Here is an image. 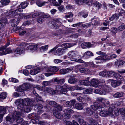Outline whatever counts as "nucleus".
<instances>
[{
    "mask_svg": "<svg viewBox=\"0 0 125 125\" xmlns=\"http://www.w3.org/2000/svg\"><path fill=\"white\" fill-rule=\"evenodd\" d=\"M106 99L104 98L101 97H98L96 99V101L97 102H101L102 105H100L99 103L98 102L94 103V105H92L91 106V108L94 110L96 111L98 110L100 111L102 110V107H106V106L105 104V102Z\"/></svg>",
    "mask_w": 125,
    "mask_h": 125,
    "instance_id": "obj_1",
    "label": "nucleus"
},
{
    "mask_svg": "<svg viewBox=\"0 0 125 125\" xmlns=\"http://www.w3.org/2000/svg\"><path fill=\"white\" fill-rule=\"evenodd\" d=\"M98 87L100 89H95L94 91V92L96 94L101 95H104L109 93L108 87L102 84L98 85Z\"/></svg>",
    "mask_w": 125,
    "mask_h": 125,
    "instance_id": "obj_2",
    "label": "nucleus"
},
{
    "mask_svg": "<svg viewBox=\"0 0 125 125\" xmlns=\"http://www.w3.org/2000/svg\"><path fill=\"white\" fill-rule=\"evenodd\" d=\"M23 105L24 107V112H28L31 111L32 106L30 105L31 100L29 98H26L23 99Z\"/></svg>",
    "mask_w": 125,
    "mask_h": 125,
    "instance_id": "obj_3",
    "label": "nucleus"
},
{
    "mask_svg": "<svg viewBox=\"0 0 125 125\" xmlns=\"http://www.w3.org/2000/svg\"><path fill=\"white\" fill-rule=\"evenodd\" d=\"M21 7H20V5L17 7V9L15 10H11L9 11V12H7L6 13L7 15H10L12 17H15L16 16H18L19 15V16H22V15L21 14H18V12H21L22 11V10Z\"/></svg>",
    "mask_w": 125,
    "mask_h": 125,
    "instance_id": "obj_4",
    "label": "nucleus"
},
{
    "mask_svg": "<svg viewBox=\"0 0 125 125\" xmlns=\"http://www.w3.org/2000/svg\"><path fill=\"white\" fill-rule=\"evenodd\" d=\"M26 44L24 42H22L20 44V46L17 47L13 51V52L16 54H18L23 53L25 51V47L26 46Z\"/></svg>",
    "mask_w": 125,
    "mask_h": 125,
    "instance_id": "obj_5",
    "label": "nucleus"
},
{
    "mask_svg": "<svg viewBox=\"0 0 125 125\" xmlns=\"http://www.w3.org/2000/svg\"><path fill=\"white\" fill-rule=\"evenodd\" d=\"M23 99H19L16 100V103L18 106L17 107V110L19 112H23L24 111V107L23 105Z\"/></svg>",
    "mask_w": 125,
    "mask_h": 125,
    "instance_id": "obj_6",
    "label": "nucleus"
},
{
    "mask_svg": "<svg viewBox=\"0 0 125 125\" xmlns=\"http://www.w3.org/2000/svg\"><path fill=\"white\" fill-rule=\"evenodd\" d=\"M28 117L31 119V121L34 124H37L39 123V116L35 113H32L28 115Z\"/></svg>",
    "mask_w": 125,
    "mask_h": 125,
    "instance_id": "obj_7",
    "label": "nucleus"
},
{
    "mask_svg": "<svg viewBox=\"0 0 125 125\" xmlns=\"http://www.w3.org/2000/svg\"><path fill=\"white\" fill-rule=\"evenodd\" d=\"M22 112L18 111V112H14L13 114V117L15 118V120L18 124L21 123L23 120V118L20 116L21 113Z\"/></svg>",
    "mask_w": 125,
    "mask_h": 125,
    "instance_id": "obj_8",
    "label": "nucleus"
},
{
    "mask_svg": "<svg viewBox=\"0 0 125 125\" xmlns=\"http://www.w3.org/2000/svg\"><path fill=\"white\" fill-rule=\"evenodd\" d=\"M73 112V111L70 108L65 109L64 111V113L62 115L63 118L67 119L70 118L71 115V114Z\"/></svg>",
    "mask_w": 125,
    "mask_h": 125,
    "instance_id": "obj_9",
    "label": "nucleus"
},
{
    "mask_svg": "<svg viewBox=\"0 0 125 125\" xmlns=\"http://www.w3.org/2000/svg\"><path fill=\"white\" fill-rule=\"evenodd\" d=\"M78 54V52L76 51H71L69 52L67 54L68 58H70L72 61H73L74 59H75Z\"/></svg>",
    "mask_w": 125,
    "mask_h": 125,
    "instance_id": "obj_10",
    "label": "nucleus"
},
{
    "mask_svg": "<svg viewBox=\"0 0 125 125\" xmlns=\"http://www.w3.org/2000/svg\"><path fill=\"white\" fill-rule=\"evenodd\" d=\"M56 90L57 92H60V94H65L68 91V90H66V89H64L60 85L56 86Z\"/></svg>",
    "mask_w": 125,
    "mask_h": 125,
    "instance_id": "obj_11",
    "label": "nucleus"
},
{
    "mask_svg": "<svg viewBox=\"0 0 125 125\" xmlns=\"http://www.w3.org/2000/svg\"><path fill=\"white\" fill-rule=\"evenodd\" d=\"M109 108L108 111H102L100 112L99 114L102 116H106L108 115H111L112 114V110Z\"/></svg>",
    "mask_w": 125,
    "mask_h": 125,
    "instance_id": "obj_12",
    "label": "nucleus"
},
{
    "mask_svg": "<svg viewBox=\"0 0 125 125\" xmlns=\"http://www.w3.org/2000/svg\"><path fill=\"white\" fill-rule=\"evenodd\" d=\"M42 88H44V90H43V91H47L48 93L52 94H55L57 92L56 90H54L50 88H48L44 86L42 87Z\"/></svg>",
    "mask_w": 125,
    "mask_h": 125,
    "instance_id": "obj_13",
    "label": "nucleus"
},
{
    "mask_svg": "<svg viewBox=\"0 0 125 125\" xmlns=\"http://www.w3.org/2000/svg\"><path fill=\"white\" fill-rule=\"evenodd\" d=\"M65 49L63 48L58 49L54 52V54L55 55L60 56L62 54L65 52Z\"/></svg>",
    "mask_w": 125,
    "mask_h": 125,
    "instance_id": "obj_14",
    "label": "nucleus"
},
{
    "mask_svg": "<svg viewBox=\"0 0 125 125\" xmlns=\"http://www.w3.org/2000/svg\"><path fill=\"white\" fill-rule=\"evenodd\" d=\"M0 24L2 27H4L5 26V24L7 22V19L4 16H1L0 19Z\"/></svg>",
    "mask_w": 125,
    "mask_h": 125,
    "instance_id": "obj_15",
    "label": "nucleus"
},
{
    "mask_svg": "<svg viewBox=\"0 0 125 125\" xmlns=\"http://www.w3.org/2000/svg\"><path fill=\"white\" fill-rule=\"evenodd\" d=\"M35 107L37 108V114H41L43 112V110L42 109L43 107V106L40 104H36Z\"/></svg>",
    "mask_w": 125,
    "mask_h": 125,
    "instance_id": "obj_16",
    "label": "nucleus"
},
{
    "mask_svg": "<svg viewBox=\"0 0 125 125\" xmlns=\"http://www.w3.org/2000/svg\"><path fill=\"white\" fill-rule=\"evenodd\" d=\"M6 109L4 107L0 106V123L2 121L3 116L6 112Z\"/></svg>",
    "mask_w": 125,
    "mask_h": 125,
    "instance_id": "obj_17",
    "label": "nucleus"
},
{
    "mask_svg": "<svg viewBox=\"0 0 125 125\" xmlns=\"http://www.w3.org/2000/svg\"><path fill=\"white\" fill-rule=\"evenodd\" d=\"M59 70V68L57 67L52 66L49 67L47 70L48 72H51L53 73L57 72Z\"/></svg>",
    "mask_w": 125,
    "mask_h": 125,
    "instance_id": "obj_18",
    "label": "nucleus"
},
{
    "mask_svg": "<svg viewBox=\"0 0 125 125\" xmlns=\"http://www.w3.org/2000/svg\"><path fill=\"white\" fill-rule=\"evenodd\" d=\"M76 102V100L75 99H73L69 101H67L66 102V104L68 106V107H71L74 106V105Z\"/></svg>",
    "mask_w": 125,
    "mask_h": 125,
    "instance_id": "obj_19",
    "label": "nucleus"
},
{
    "mask_svg": "<svg viewBox=\"0 0 125 125\" xmlns=\"http://www.w3.org/2000/svg\"><path fill=\"white\" fill-rule=\"evenodd\" d=\"M99 82V81L96 79H93L91 81V83L92 86L96 87H98V85H98Z\"/></svg>",
    "mask_w": 125,
    "mask_h": 125,
    "instance_id": "obj_20",
    "label": "nucleus"
},
{
    "mask_svg": "<svg viewBox=\"0 0 125 125\" xmlns=\"http://www.w3.org/2000/svg\"><path fill=\"white\" fill-rule=\"evenodd\" d=\"M40 72V68H34L32 70H31L30 71V74L32 75H34Z\"/></svg>",
    "mask_w": 125,
    "mask_h": 125,
    "instance_id": "obj_21",
    "label": "nucleus"
},
{
    "mask_svg": "<svg viewBox=\"0 0 125 125\" xmlns=\"http://www.w3.org/2000/svg\"><path fill=\"white\" fill-rule=\"evenodd\" d=\"M93 56V54L92 52L90 51H88L85 52L83 54V57L85 59L89 58L90 56Z\"/></svg>",
    "mask_w": 125,
    "mask_h": 125,
    "instance_id": "obj_22",
    "label": "nucleus"
},
{
    "mask_svg": "<svg viewBox=\"0 0 125 125\" xmlns=\"http://www.w3.org/2000/svg\"><path fill=\"white\" fill-rule=\"evenodd\" d=\"M75 44H76L73 43H63L61 45V47L65 49H66L68 48H70Z\"/></svg>",
    "mask_w": 125,
    "mask_h": 125,
    "instance_id": "obj_23",
    "label": "nucleus"
},
{
    "mask_svg": "<svg viewBox=\"0 0 125 125\" xmlns=\"http://www.w3.org/2000/svg\"><path fill=\"white\" fill-rule=\"evenodd\" d=\"M73 70L72 68H69L65 69H61L60 70V72L62 74H64Z\"/></svg>",
    "mask_w": 125,
    "mask_h": 125,
    "instance_id": "obj_24",
    "label": "nucleus"
},
{
    "mask_svg": "<svg viewBox=\"0 0 125 125\" xmlns=\"http://www.w3.org/2000/svg\"><path fill=\"white\" fill-rule=\"evenodd\" d=\"M89 78L88 77L86 80H82L80 81L81 84L86 86H88L90 83L89 80Z\"/></svg>",
    "mask_w": 125,
    "mask_h": 125,
    "instance_id": "obj_25",
    "label": "nucleus"
},
{
    "mask_svg": "<svg viewBox=\"0 0 125 125\" xmlns=\"http://www.w3.org/2000/svg\"><path fill=\"white\" fill-rule=\"evenodd\" d=\"M84 104L85 105H87V103H86L83 104L80 103H76L75 104V107L78 109L82 110L83 109V105Z\"/></svg>",
    "mask_w": 125,
    "mask_h": 125,
    "instance_id": "obj_26",
    "label": "nucleus"
},
{
    "mask_svg": "<svg viewBox=\"0 0 125 125\" xmlns=\"http://www.w3.org/2000/svg\"><path fill=\"white\" fill-rule=\"evenodd\" d=\"M37 44L30 45L28 47L27 49L33 52L34 51L37 49Z\"/></svg>",
    "mask_w": 125,
    "mask_h": 125,
    "instance_id": "obj_27",
    "label": "nucleus"
},
{
    "mask_svg": "<svg viewBox=\"0 0 125 125\" xmlns=\"http://www.w3.org/2000/svg\"><path fill=\"white\" fill-rule=\"evenodd\" d=\"M121 83L120 81L114 80L112 81L111 84L112 86L115 87L119 85Z\"/></svg>",
    "mask_w": 125,
    "mask_h": 125,
    "instance_id": "obj_28",
    "label": "nucleus"
},
{
    "mask_svg": "<svg viewBox=\"0 0 125 125\" xmlns=\"http://www.w3.org/2000/svg\"><path fill=\"white\" fill-rule=\"evenodd\" d=\"M65 81V79L63 78L61 79H59L57 78H55L54 79L53 82L54 83L56 82L58 84H62L64 83Z\"/></svg>",
    "mask_w": 125,
    "mask_h": 125,
    "instance_id": "obj_29",
    "label": "nucleus"
},
{
    "mask_svg": "<svg viewBox=\"0 0 125 125\" xmlns=\"http://www.w3.org/2000/svg\"><path fill=\"white\" fill-rule=\"evenodd\" d=\"M77 81V79L73 77H71L68 80V82L70 83L73 84L75 83Z\"/></svg>",
    "mask_w": 125,
    "mask_h": 125,
    "instance_id": "obj_30",
    "label": "nucleus"
},
{
    "mask_svg": "<svg viewBox=\"0 0 125 125\" xmlns=\"http://www.w3.org/2000/svg\"><path fill=\"white\" fill-rule=\"evenodd\" d=\"M79 71L82 73H86L88 72H89V70L86 67H82L79 69Z\"/></svg>",
    "mask_w": 125,
    "mask_h": 125,
    "instance_id": "obj_31",
    "label": "nucleus"
},
{
    "mask_svg": "<svg viewBox=\"0 0 125 125\" xmlns=\"http://www.w3.org/2000/svg\"><path fill=\"white\" fill-rule=\"evenodd\" d=\"M124 93L121 92H117L113 95V96L115 98H119L123 96Z\"/></svg>",
    "mask_w": 125,
    "mask_h": 125,
    "instance_id": "obj_32",
    "label": "nucleus"
},
{
    "mask_svg": "<svg viewBox=\"0 0 125 125\" xmlns=\"http://www.w3.org/2000/svg\"><path fill=\"white\" fill-rule=\"evenodd\" d=\"M47 102L50 105L54 107H55L58 105V104L54 101H49L48 100L47 101Z\"/></svg>",
    "mask_w": 125,
    "mask_h": 125,
    "instance_id": "obj_33",
    "label": "nucleus"
},
{
    "mask_svg": "<svg viewBox=\"0 0 125 125\" xmlns=\"http://www.w3.org/2000/svg\"><path fill=\"white\" fill-rule=\"evenodd\" d=\"M119 16V15L118 14H113L112 16L109 18V20L111 21H113L115 19L117 20L118 19Z\"/></svg>",
    "mask_w": 125,
    "mask_h": 125,
    "instance_id": "obj_34",
    "label": "nucleus"
},
{
    "mask_svg": "<svg viewBox=\"0 0 125 125\" xmlns=\"http://www.w3.org/2000/svg\"><path fill=\"white\" fill-rule=\"evenodd\" d=\"M94 60L96 62V63L97 64L103 62V61L100 56L95 58L94 59Z\"/></svg>",
    "mask_w": 125,
    "mask_h": 125,
    "instance_id": "obj_35",
    "label": "nucleus"
},
{
    "mask_svg": "<svg viewBox=\"0 0 125 125\" xmlns=\"http://www.w3.org/2000/svg\"><path fill=\"white\" fill-rule=\"evenodd\" d=\"M83 89V88L79 87L77 85H75L74 86H71L70 91H73L75 90H81Z\"/></svg>",
    "mask_w": 125,
    "mask_h": 125,
    "instance_id": "obj_36",
    "label": "nucleus"
},
{
    "mask_svg": "<svg viewBox=\"0 0 125 125\" xmlns=\"http://www.w3.org/2000/svg\"><path fill=\"white\" fill-rule=\"evenodd\" d=\"M7 47L6 46H3L0 48V55H4L6 54L5 49Z\"/></svg>",
    "mask_w": 125,
    "mask_h": 125,
    "instance_id": "obj_37",
    "label": "nucleus"
},
{
    "mask_svg": "<svg viewBox=\"0 0 125 125\" xmlns=\"http://www.w3.org/2000/svg\"><path fill=\"white\" fill-rule=\"evenodd\" d=\"M53 115L59 119H61L62 116V115L58 111L54 112Z\"/></svg>",
    "mask_w": 125,
    "mask_h": 125,
    "instance_id": "obj_38",
    "label": "nucleus"
},
{
    "mask_svg": "<svg viewBox=\"0 0 125 125\" xmlns=\"http://www.w3.org/2000/svg\"><path fill=\"white\" fill-rule=\"evenodd\" d=\"M0 2L2 5L3 6H5L8 4L10 1V0H1Z\"/></svg>",
    "mask_w": 125,
    "mask_h": 125,
    "instance_id": "obj_39",
    "label": "nucleus"
},
{
    "mask_svg": "<svg viewBox=\"0 0 125 125\" xmlns=\"http://www.w3.org/2000/svg\"><path fill=\"white\" fill-rule=\"evenodd\" d=\"M6 119L7 121L12 123L15 121V118L13 117V114L11 117L9 116H7Z\"/></svg>",
    "mask_w": 125,
    "mask_h": 125,
    "instance_id": "obj_40",
    "label": "nucleus"
},
{
    "mask_svg": "<svg viewBox=\"0 0 125 125\" xmlns=\"http://www.w3.org/2000/svg\"><path fill=\"white\" fill-rule=\"evenodd\" d=\"M125 63V62L124 61L121 60H119L115 62V64L117 65L118 67H119L120 66L123 65Z\"/></svg>",
    "mask_w": 125,
    "mask_h": 125,
    "instance_id": "obj_41",
    "label": "nucleus"
},
{
    "mask_svg": "<svg viewBox=\"0 0 125 125\" xmlns=\"http://www.w3.org/2000/svg\"><path fill=\"white\" fill-rule=\"evenodd\" d=\"M28 5V3L26 2H23L21 3L19 5L20 7H21L22 9H25Z\"/></svg>",
    "mask_w": 125,
    "mask_h": 125,
    "instance_id": "obj_42",
    "label": "nucleus"
},
{
    "mask_svg": "<svg viewBox=\"0 0 125 125\" xmlns=\"http://www.w3.org/2000/svg\"><path fill=\"white\" fill-rule=\"evenodd\" d=\"M116 73L113 71H107V75L109 76L114 77L115 78Z\"/></svg>",
    "mask_w": 125,
    "mask_h": 125,
    "instance_id": "obj_43",
    "label": "nucleus"
},
{
    "mask_svg": "<svg viewBox=\"0 0 125 125\" xmlns=\"http://www.w3.org/2000/svg\"><path fill=\"white\" fill-rule=\"evenodd\" d=\"M103 61H108L110 60L109 56L107 55L100 56Z\"/></svg>",
    "mask_w": 125,
    "mask_h": 125,
    "instance_id": "obj_44",
    "label": "nucleus"
},
{
    "mask_svg": "<svg viewBox=\"0 0 125 125\" xmlns=\"http://www.w3.org/2000/svg\"><path fill=\"white\" fill-rule=\"evenodd\" d=\"M40 17L43 18H45L50 17V16L49 14H46L44 12H41Z\"/></svg>",
    "mask_w": 125,
    "mask_h": 125,
    "instance_id": "obj_45",
    "label": "nucleus"
},
{
    "mask_svg": "<svg viewBox=\"0 0 125 125\" xmlns=\"http://www.w3.org/2000/svg\"><path fill=\"white\" fill-rule=\"evenodd\" d=\"M118 31H122L125 29V24L124 23H122L118 28Z\"/></svg>",
    "mask_w": 125,
    "mask_h": 125,
    "instance_id": "obj_46",
    "label": "nucleus"
},
{
    "mask_svg": "<svg viewBox=\"0 0 125 125\" xmlns=\"http://www.w3.org/2000/svg\"><path fill=\"white\" fill-rule=\"evenodd\" d=\"M78 15L79 16H82L83 17L85 18L87 17L88 14L87 13H85L84 12L81 11L78 13Z\"/></svg>",
    "mask_w": 125,
    "mask_h": 125,
    "instance_id": "obj_47",
    "label": "nucleus"
},
{
    "mask_svg": "<svg viewBox=\"0 0 125 125\" xmlns=\"http://www.w3.org/2000/svg\"><path fill=\"white\" fill-rule=\"evenodd\" d=\"M25 90L29 89L30 88V85L28 83H24L22 84Z\"/></svg>",
    "mask_w": 125,
    "mask_h": 125,
    "instance_id": "obj_48",
    "label": "nucleus"
},
{
    "mask_svg": "<svg viewBox=\"0 0 125 125\" xmlns=\"http://www.w3.org/2000/svg\"><path fill=\"white\" fill-rule=\"evenodd\" d=\"M35 1H36V3L37 5L39 7H41L42 5H44L45 3H47L46 2H44L43 3L41 2L40 0H34Z\"/></svg>",
    "mask_w": 125,
    "mask_h": 125,
    "instance_id": "obj_49",
    "label": "nucleus"
},
{
    "mask_svg": "<svg viewBox=\"0 0 125 125\" xmlns=\"http://www.w3.org/2000/svg\"><path fill=\"white\" fill-rule=\"evenodd\" d=\"M87 66L89 67L90 69H92L94 68L95 65L93 62H91L88 64Z\"/></svg>",
    "mask_w": 125,
    "mask_h": 125,
    "instance_id": "obj_50",
    "label": "nucleus"
},
{
    "mask_svg": "<svg viewBox=\"0 0 125 125\" xmlns=\"http://www.w3.org/2000/svg\"><path fill=\"white\" fill-rule=\"evenodd\" d=\"M86 112L89 115H91L93 114L94 112L89 108H86Z\"/></svg>",
    "mask_w": 125,
    "mask_h": 125,
    "instance_id": "obj_51",
    "label": "nucleus"
},
{
    "mask_svg": "<svg viewBox=\"0 0 125 125\" xmlns=\"http://www.w3.org/2000/svg\"><path fill=\"white\" fill-rule=\"evenodd\" d=\"M23 86L22 84L21 85H20L17 88V90L19 92H22V93H23V94L24 93L23 92L25 90V89L23 87Z\"/></svg>",
    "mask_w": 125,
    "mask_h": 125,
    "instance_id": "obj_52",
    "label": "nucleus"
},
{
    "mask_svg": "<svg viewBox=\"0 0 125 125\" xmlns=\"http://www.w3.org/2000/svg\"><path fill=\"white\" fill-rule=\"evenodd\" d=\"M7 97V94L6 92H3L0 94V99H4Z\"/></svg>",
    "mask_w": 125,
    "mask_h": 125,
    "instance_id": "obj_53",
    "label": "nucleus"
},
{
    "mask_svg": "<svg viewBox=\"0 0 125 125\" xmlns=\"http://www.w3.org/2000/svg\"><path fill=\"white\" fill-rule=\"evenodd\" d=\"M111 31L113 34H115L116 33H117V31H118V29L115 27H113L111 29Z\"/></svg>",
    "mask_w": 125,
    "mask_h": 125,
    "instance_id": "obj_54",
    "label": "nucleus"
},
{
    "mask_svg": "<svg viewBox=\"0 0 125 125\" xmlns=\"http://www.w3.org/2000/svg\"><path fill=\"white\" fill-rule=\"evenodd\" d=\"M86 0H76L75 2L77 4L80 5L84 3Z\"/></svg>",
    "mask_w": 125,
    "mask_h": 125,
    "instance_id": "obj_55",
    "label": "nucleus"
},
{
    "mask_svg": "<svg viewBox=\"0 0 125 125\" xmlns=\"http://www.w3.org/2000/svg\"><path fill=\"white\" fill-rule=\"evenodd\" d=\"M99 75L103 77H104L106 75H107V71H104L100 72Z\"/></svg>",
    "mask_w": 125,
    "mask_h": 125,
    "instance_id": "obj_56",
    "label": "nucleus"
},
{
    "mask_svg": "<svg viewBox=\"0 0 125 125\" xmlns=\"http://www.w3.org/2000/svg\"><path fill=\"white\" fill-rule=\"evenodd\" d=\"M73 15L72 13L71 12H68L67 15H65V17L66 18H70L71 17H72L73 16Z\"/></svg>",
    "mask_w": 125,
    "mask_h": 125,
    "instance_id": "obj_57",
    "label": "nucleus"
},
{
    "mask_svg": "<svg viewBox=\"0 0 125 125\" xmlns=\"http://www.w3.org/2000/svg\"><path fill=\"white\" fill-rule=\"evenodd\" d=\"M58 6V9L59 11H64L65 8L63 5H61Z\"/></svg>",
    "mask_w": 125,
    "mask_h": 125,
    "instance_id": "obj_58",
    "label": "nucleus"
},
{
    "mask_svg": "<svg viewBox=\"0 0 125 125\" xmlns=\"http://www.w3.org/2000/svg\"><path fill=\"white\" fill-rule=\"evenodd\" d=\"M84 3L90 6H91L93 3V2L92 0H86Z\"/></svg>",
    "mask_w": 125,
    "mask_h": 125,
    "instance_id": "obj_59",
    "label": "nucleus"
},
{
    "mask_svg": "<svg viewBox=\"0 0 125 125\" xmlns=\"http://www.w3.org/2000/svg\"><path fill=\"white\" fill-rule=\"evenodd\" d=\"M81 118H79L78 120V122L81 125H84L85 124V123L84 120Z\"/></svg>",
    "mask_w": 125,
    "mask_h": 125,
    "instance_id": "obj_60",
    "label": "nucleus"
},
{
    "mask_svg": "<svg viewBox=\"0 0 125 125\" xmlns=\"http://www.w3.org/2000/svg\"><path fill=\"white\" fill-rule=\"evenodd\" d=\"M48 47V45L42 46L40 50H43V51H45L47 50Z\"/></svg>",
    "mask_w": 125,
    "mask_h": 125,
    "instance_id": "obj_61",
    "label": "nucleus"
},
{
    "mask_svg": "<svg viewBox=\"0 0 125 125\" xmlns=\"http://www.w3.org/2000/svg\"><path fill=\"white\" fill-rule=\"evenodd\" d=\"M115 78L117 79H122L121 80L123 79V76L122 75L117 73H116Z\"/></svg>",
    "mask_w": 125,
    "mask_h": 125,
    "instance_id": "obj_62",
    "label": "nucleus"
},
{
    "mask_svg": "<svg viewBox=\"0 0 125 125\" xmlns=\"http://www.w3.org/2000/svg\"><path fill=\"white\" fill-rule=\"evenodd\" d=\"M58 2L59 3L56 1L55 2V3L54 4L55 6H58L61 5V3L63 2V1L62 0H58Z\"/></svg>",
    "mask_w": 125,
    "mask_h": 125,
    "instance_id": "obj_63",
    "label": "nucleus"
},
{
    "mask_svg": "<svg viewBox=\"0 0 125 125\" xmlns=\"http://www.w3.org/2000/svg\"><path fill=\"white\" fill-rule=\"evenodd\" d=\"M120 114L125 115V109L124 108H120Z\"/></svg>",
    "mask_w": 125,
    "mask_h": 125,
    "instance_id": "obj_64",
    "label": "nucleus"
}]
</instances>
